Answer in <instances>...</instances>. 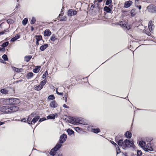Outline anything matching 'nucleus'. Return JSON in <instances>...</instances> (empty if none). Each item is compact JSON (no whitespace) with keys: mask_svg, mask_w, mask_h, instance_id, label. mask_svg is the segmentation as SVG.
I'll return each instance as SVG.
<instances>
[{"mask_svg":"<svg viewBox=\"0 0 156 156\" xmlns=\"http://www.w3.org/2000/svg\"><path fill=\"white\" fill-rule=\"evenodd\" d=\"M117 148H116V152L117 154H119L120 153V151L119 147L117 146Z\"/></svg>","mask_w":156,"mask_h":156,"instance_id":"de8ad7c7","label":"nucleus"},{"mask_svg":"<svg viewBox=\"0 0 156 156\" xmlns=\"http://www.w3.org/2000/svg\"><path fill=\"white\" fill-rule=\"evenodd\" d=\"M5 124V122H1L0 121V126Z\"/></svg>","mask_w":156,"mask_h":156,"instance_id":"052dcab7","label":"nucleus"},{"mask_svg":"<svg viewBox=\"0 0 156 156\" xmlns=\"http://www.w3.org/2000/svg\"><path fill=\"white\" fill-rule=\"evenodd\" d=\"M9 44V43L8 42H5L3 43L2 44V46L3 47H5L7 46V45H8Z\"/></svg>","mask_w":156,"mask_h":156,"instance_id":"a18cd8bd","label":"nucleus"},{"mask_svg":"<svg viewBox=\"0 0 156 156\" xmlns=\"http://www.w3.org/2000/svg\"><path fill=\"white\" fill-rule=\"evenodd\" d=\"M57 39V38L54 34H52L50 38V40L52 41H54Z\"/></svg>","mask_w":156,"mask_h":156,"instance_id":"2f4dec72","label":"nucleus"},{"mask_svg":"<svg viewBox=\"0 0 156 156\" xmlns=\"http://www.w3.org/2000/svg\"><path fill=\"white\" fill-rule=\"evenodd\" d=\"M42 88L43 87L40 84L38 86L35 87L34 88V89L35 90L38 91L42 89Z\"/></svg>","mask_w":156,"mask_h":156,"instance_id":"c85d7f7f","label":"nucleus"},{"mask_svg":"<svg viewBox=\"0 0 156 156\" xmlns=\"http://www.w3.org/2000/svg\"><path fill=\"white\" fill-rule=\"evenodd\" d=\"M63 107L66 108H69V107L68 106H67L65 104H64L63 105Z\"/></svg>","mask_w":156,"mask_h":156,"instance_id":"3c124183","label":"nucleus"},{"mask_svg":"<svg viewBox=\"0 0 156 156\" xmlns=\"http://www.w3.org/2000/svg\"><path fill=\"white\" fill-rule=\"evenodd\" d=\"M63 12L62 11L61 12V14H60L59 15V16H62L63 15Z\"/></svg>","mask_w":156,"mask_h":156,"instance_id":"bf43d9fd","label":"nucleus"},{"mask_svg":"<svg viewBox=\"0 0 156 156\" xmlns=\"http://www.w3.org/2000/svg\"><path fill=\"white\" fill-rule=\"evenodd\" d=\"M144 150L146 151H153V148H152L151 144H148L144 148Z\"/></svg>","mask_w":156,"mask_h":156,"instance_id":"1a4fd4ad","label":"nucleus"},{"mask_svg":"<svg viewBox=\"0 0 156 156\" xmlns=\"http://www.w3.org/2000/svg\"><path fill=\"white\" fill-rule=\"evenodd\" d=\"M51 34V32L49 30H46L44 32V36H49Z\"/></svg>","mask_w":156,"mask_h":156,"instance_id":"dca6fc26","label":"nucleus"},{"mask_svg":"<svg viewBox=\"0 0 156 156\" xmlns=\"http://www.w3.org/2000/svg\"><path fill=\"white\" fill-rule=\"evenodd\" d=\"M79 129H80V128L78 127H76L75 128V130L76 131H77V130H78Z\"/></svg>","mask_w":156,"mask_h":156,"instance_id":"680f3d73","label":"nucleus"},{"mask_svg":"<svg viewBox=\"0 0 156 156\" xmlns=\"http://www.w3.org/2000/svg\"><path fill=\"white\" fill-rule=\"evenodd\" d=\"M133 2L131 1H129L125 2L124 4V7L125 8H127L129 7L132 4Z\"/></svg>","mask_w":156,"mask_h":156,"instance_id":"4468645a","label":"nucleus"},{"mask_svg":"<svg viewBox=\"0 0 156 156\" xmlns=\"http://www.w3.org/2000/svg\"><path fill=\"white\" fill-rule=\"evenodd\" d=\"M67 138L66 135V134H63L60 136L59 142L62 144L66 140Z\"/></svg>","mask_w":156,"mask_h":156,"instance_id":"39448f33","label":"nucleus"},{"mask_svg":"<svg viewBox=\"0 0 156 156\" xmlns=\"http://www.w3.org/2000/svg\"><path fill=\"white\" fill-rule=\"evenodd\" d=\"M58 156H62V154H58Z\"/></svg>","mask_w":156,"mask_h":156,"instance_id":"338daca9","label":"nucleus"},{"mask_svg":"<svg viewBox=\"0 0 156 156\" xmlns=\"http://www.w3.org/2000/svg\"><path fill=\"white\" fill-rule=\"evenodd\" d=\"M57 94L60 95H63V93L62 92H58Z\"/></svg>","mask_w":156,"mask_h":156,"instance_id":"6e6d98bb","label":"nucleus"},{"mask_svg":"<svg viewBox=\"0 0 156 156\" xmlns=\"http://www.w3.org/2000/svg\"><path fill=\"white\" fill-rule=\"evenodd\" d=\"M5 31H2L0 32V35H1L5 33Z\"/></svg>","mask_w":156,"mask_h":156,"instance_id":"13d9d810","label":"nucleus"},{"mask_svg":"<svg viewBox=\"0 0 156 156\" xmlns=\"http://www.w3.org/2000/svg\"><path fill=\"white\" fill-rule=\"evenodd\" d=\"M10 21V20H7V22H8V23H9V22H10V21Z\"/></svg>","mask_w":156,"mask_h":156,"instance_id":"774afa93","label":"nucleus"},{"mask_svg":"<svg viewBox=\"0 0 156 156\" xmlns=\"http://www.w3.org/2000/svg\"><path fill=\"white\" fill-rule=\"evenodd\" d=\"M36 115V114L35 113H32L31 114V115H30V117L31 116H32V117H34V116L35 115Z\"/></svg>","mask_w":156,"mask_h":156,"instance_id":"864d4df0","label":"nucleus"},{"mask_svg":"<svg viewBox=\"0 0 156 156\" xmlns=\"http://www.w3.org/2000/svg\"><path fill=\"white\" fill-rule=\"evenodd\" d=\"M62 143H61L60 142H59L57 144L54 148L55 150L56 151L58 150L62 146Z\"/></svg>","mask_w":156,"mask_h":156,"instance_id":"6ab92c4d","label":"nucleus"},{"mask_svg":"<svg viewBox=\"0 0 156 156\" xmlns=\"http://www.w3.org/2000/svg\"><path fill=\"white\" fill-rule=\"evenodd\" d=\"M63 99L65 100V102H66L67 101V98L66 97H65L63 98Z\"/></svg>","mask_w":156,"mask_h":156,"instance_id":"5fc2aeb1","label":"nucleus"},{"mask_svg":"<svg viewBox=\"0 0 156 156\" xmlns=\"http://www.w3.org/2000/svg\"><path fill=\"white\" fill-rule=\"evenodd\" d=\"M36 21V19L34 17H33L32 18L31 21H30V23L31 24H33L35 23Z\"/></svg>","mask_w":156,"mask_h":156,"instance_id":"58836bf2","label":"nucleus"},{"mask_svg":"<svg viewBox=\"0 0 156 156\" xmlns=\"http://www.w3.org/2000/svg\"><path fill=\"white\" fill-rule=\"evenodd\" d=\"M153 26L152 22V21H150L148 24V28L149 30L151 31L152 30L153 28L152 27Z\"/></svg>","mask_w":156,"mask_h":156,"instance_id":"412c9836","label":"nucleus"},{"mask_svg":"<svg viewBox=\"0 0 156 156\" xmlns=\"http://www.w3.org/2000/svg\"><path fill=\"white\" fill-rule=\"evenodd\" d=\"M2 103L4 104H10V98L4 99L2 101Z\"/></svg>","mask_w":156,"mask_h":156,"instance_id":"f3484780","label":"nucleus"},{"mask_svg":"<svg viewBox=\"0 0 156 156\" xmlns=\"http://www.w3.org/2000/svg\"><path fill=\"white\" fill-rule=\"evenodd\" d=\"M1 92L4 94H8V90L5 89H2L1 90Z\"/></svg>","mask_w":156,"mask_h":156,"instance_id":"473e14b6","label":"nucleus"},{"mask_svg":"<svg viewBox=\"0 0 156 156\" xmlns=\"http://www.w3.org/2000/svg\"><path fill=\"white\" fill-rule=\"evenodd\" d=\"M147 34L148 35H150V34H151L149 32Z\"/></svg>","mask_w":156,"mask_h":156,"instance_id":"69168bd1","label":"nucleus"},{"mask_svg":"<svg viewBox=\"0 0 156 156\" xmlns=\"http://www.w3.org/2000/svg\"><path fill=\"white\" fill-rule=\"evenodd\" d=\"M46 118H41V119H40L39 121V122H42L45 120H46Z\"/></svg>","mask_w":156,"mask_h":156,"instance_id":"09e8293b","label":"nucleus"},{"mask_svg":"<svg viewBox=\"0 0 156 156\" xmlns=\"http://www.w3.org/2000/svg\"><path fill=\"white\" fill-rule=\"evenodd\" d=\"M119 24L123 28H126L128 29H129L130 28V26L127 25L125 22H120Z\"/></svg>","mask_w":156,"mask_h":156,"instance_id":"9b49d317","label":"nucleus"},{"mask_svg":"<svg viewBox=\"0 0 156 156\" xmlns=\"http://www.w3.org/2000/svg\"><path fill=\"white\" fill-rule=\"evenodd\" d=\"M2 58L4 59L5 61H8V58L7 57V55H6L5 54L4 55L2 56Z\"/></svg>","mask_w":156,"mask_h":156,"instance_id":"79ce46f5","label":"nucleus"},{"mask_svg":"<svg viewBox=\"0 0 156 156\" xmlns=\"http://www.w3.org/2000/svg\"><path fill=\"white\" fill-rule=\"evenodd\" d=\"M36 40V44L38 45L39 44V41L42 39V36L41 35H36L35 37Z\"/></svg>","mask_w":156,"mask_h":156,"instance_id":"ddd939ff","label":"nucleus"},{"mask_svg":"<svg viewBox=\"0 0 156 156\" xmlns=\"http://www.w3.org/2000/svg\"><path fill=\"white\" fill-rule=\"evenodd\" d=\"M50 106L52 108H55L58 106V104L55 101H52L50 104Z\"/></svg>","mask_w":156,"mask_h":156,"instance_id":"f8f14e48","label":"nucleus"},{"mask_svg":"<svg viewBox=\"0 0 156 156\" xmlns=\"http://www.w3.org/2000/svg\"><path fill=\"white\" fill-rule=\"evenodd\" d=\"M55 98V97L53 95H51L49 96L48 98V100H53Z\"/></svg>","mask_w":156,"mask_h":156,"instance_id":"4c0bfd02","label":"nucleus"},{"mask_svg":"<svg viewBox=\"0 0 156 156\" xmlns=\"http://www.w3.org/2000/svg\"><path fill=\"white\" fill-rule=\"evenodd\" d=\"M141 6H140V5L139 6V9H141Z\"/></svg>","mask_w":156,"mask_h":156,"instance_id":"0e129e2a","label":"nucleus"},{"mask_svg":"<svg viewBox=\"0 0 156 156\" xmlns=\"http://www.w3.org/2000/svg\"><path fill=\"white\" fill-rule=\"evenodd\" d=\"M55 118V116L54 114H51L47 116V118L49 119H54Z\"/></svg>","mask_w":156,"mask_h":156,"instance_id":"7c9ffc66","label":"nucleus"},{"mask_svg":"<svg viewBox=\"0 0 156 156\" xmlns=\"http://www.w3.org/2000/svg\"><path fill=\"white\" fill-rule=\"evenodd\" d=\"M125 135L126 137L127 138H130L132 136V133L128 131L126 132Z\"/></svg>","mask_w":156,"mask_h":156,"instance_id":"aec40b11","label":"nucleus"},{"mask_svg":"<svg viewBox=\"0 0 156 156\" xmlns=\"http://www.w3.org/2000/svg\"><path fill=\"white\" fill-rule=\"evenodd\" d=\"M48 44H45L41 46L40 49L41 51H44L48 47Z\"/></svg>","mask_w":156,"mask_h":156,"instance_id":"a211bd4d","label":"nucleus"},{"mask_svg":"<svg viewBox=\"0 0 156 156\" xmlns=\"http://www.w3.org/2000/svg\"><path fill=\"white\" fill-rule=\"evenodd\" d=\"M20 36L19 34H17L16 36L12 38L11 40V41L14 42L17 40V39L19 38Z\"/></svg>","mask_w":156,"mask_h":156,"instance_id":"4be33fe9","label":"nucleus"},{"mask_svg":"<svg viewBox=\"0 0 156 156\" xmlns=\"http://www.w3.org/2000/svg\"><path fill=\"white\" fill-rule=\"evenodd\" d=\"M149 12L156 13V6L149 5L147 7Z\"/></svg>","mask_w":156,"mask_h":156,"instance_id":"0eeeda50","label":"nucleus"},{"mask_svg":"<svg viewBox=\"0 0 156 156\" xmlns=\"http://www.w3.org/2000/svg\"><path fill=\"white\" fill-rule=\"evenodd\" d=\"M56 151H56L55 150L54 148L51 150L50 153L51 155L53 156L56 154Z\"/></svg>","mask_w":156,"mask_h":156,"instance_id":"b1692460","label":"nucleus"},{"mask_svg":"<svg viewBox=\"0 0 156 156\" xmlns=\"http://www.w3.org/2000/svg\"><path fill=\"white\" fill-rule=\"evenodd\" d=\"M33 76V73L32 72L29 73L27 74V77L28 79L30 78L31 77H32Z\"/></svg>","mask_w":156,"mask_h":156,"instance_id":"ea45409f","label":"nucleus"},{"mask_svg":"<svg viewBox=\"0 0 156 156\" xmlns=\"http://www.w3.org/2000/svg\"><path fill=\"white\" fill-rule=\"evenodd\" d=\"M40 67H38V66L36 67H35V68L33 69V72L34 73H38L40 71Z\"/></svg>","mask_w":156,"mask_h":156,"instance_id":"a878e982","label":"nucleus"},{"mask_svg":"<svg viewBox=\"0 0 156 156\" xmlns=\"http://www.w3.org/2000/svg\"><path fill=\"white\" fill-rule=\"evenodd\" d=\"M10 112H13L17 111L19 109L18 107L14 106H9Z\"/></svg>","mask_w":156,"mask_h":156,"instance_id":"6e6552de","label":"nucleus"},{"mask_svg":"<svg viewBox=\"0 0 156 156\" xmlns=\"http://www.w3.org/2000/svg\"><path fill=\"white\" fill-rule=\"evenodd\" d=\"M77 13V11L75 10H73L72 9H69L68 11V15L69 16H71L76 15Z\"/></svg>","mask_w":156,"mask_h":156,"instance_id":"9d476101","label":"nucleus"},{"mask_svg":"<svg viewBox=\"0 0 156 156\" xmlns=\"http://www.w3.org/2000/svg\"><path fill=\"white\" fill-rule=\"evenodd\" d=\"M31 119L30 116H29L27 119V122L29 124H31L32 123V121H31Z\"/></svg>","mask_w":156,"mask_h":156,"instance_id":"f704fd0d","label":"nucleus"},{"mask_svg":"<svg viewBox=\"0 0 156 156\" xmlns=\"http://www.w3.org/2000/svg\"><path fill=\"white\" fill-rule=\"evenodd\" d=\"M21 121L22 122H26V119L25 118L23 119H21Z\"/></svg>","mask_w":156,"mask_h":156,"instance_id":"4d7b16f0","label":"nucleus"},{"mask_svg":"<svg viewBox=\"0 0 156 156\" xmlns=\"http://www.w3.org/2000/svg\"><path fill=\"white\" fill-rule=\"evenodd\" d=\"M92 131L95 133H98L100 132V129L98 128H97L96 129H94L91 130Z\"/></svg>","mask_w":156,"mask_h":156,"instance_id":"c9c22d12","label":"nucleus"},{"mask_svg":"<svg viewBox=\"0 0 156 156\" xmlns=\"http://www.w3.org/2000/svg\"><path fill=\"white\" fill-rule=\"evenodd\" d=\"M117 144L119 146L122 147L123 149H125V140L123 141L122 139L118 141Z\"/></svg>","mask_w":156,"mask_h":156,"instance_id":"423d86ee","label":"nucleus"},{"mask_svg":"<svg viewBox=\"0 0 156 156\" xmlns=\"http://www.w3.org/2000/svg\"><path fill=\"white\" fill-rule=\"evenodd\" d=\"M125 149L127 147H132L133 148H134L135 146L133 142L131 140L127 139L125 140Z\"/></svg>","mask_w":156,"mask_h":156,"instance_id":"f257e3e1","label":"nucleus"},{"mask_svg":"<svg viewBox=\"0 0 156 156\" xmlns=\"http://www.w3.org/2000/svg\"><path fill=\"white\" fill-rule=\"evenodd\" d=\"M28 22V19L27 18H25L22 21V24L23 25H26Z\"/></svg>","mask_w":156,"mask_h":156,"instance_id":"e433bc0d","label":"nucleus"},{"mask_svg":"<svg viewBox=\"0 0 156 156\" xmlns=\"http://www.w3.org/2000/svg\"><path fill=\"white\" fill-rule=\"evenodd\" d=\"M39 118L40 117L39 116H37L34 118L32 120V122H33L34 123L39 119Z\"/></svg>","mask_w":156,"mask_h":156,"instance_id":"c756f323","label":"nucleus"},{"mask_svg":"<svg viewBox=\"0 0 156 156\" xmlns=\"http://www.w3.org/2000/svg\"><path fill=\"white\" fill-rule=\"evenodd\" d=\"M76 123L84 125L86 124L85 122H84L83 119L82 118L76 117L74 118V124Z\"/></svg>","mask_w":156,"mask_h":156,"instance_id":"f03ea898","label":"nucleus"},{"mask_svg":"<svg viewBox=\"0 0 156 156\" xmlns=\"http://www.w3.org/2000/svg\"><path fill=\"white\" fill-rule=\"evenodd\" d=\"M97 0L99 2H101L102 1V0Z\"/></svg>","mask_w":156,"mask_h":156,"instance_id":"e2e57ef3","label":"nucleus"},{"mask_svg":"<svg viewBox=\"0 0 156 156\" xmlns=\"http://www.w3.org/2000/svg\"><path fill=\"white\" fill-rule=\"evenodd\" d=\"M140 146L143 149L145 147L146 143L145 142L143 141H140L139 142Z\"/></svg>","mask_w":156,"mask_h":156,"instance_id":"5701e85b","label":"nucleus"},{"mask_svg":"<svg viewBox=\"0 0 156 156\" xmlns=\"http://www.w3.org/2000/svg\"><path fill=\"white\" fill-rule=\"evenodd\" d=\"M48 72L47 71H46L44 73L43 75L42 78L44 79L45 78L46 76L48 75Z\"/></svg>","mask_w":156,"mask_h":156,"instance_id":"49530a36","label":"nucleus"},{"mask_svg":"<svg viewBox=\"0 0 156 156\" xmlns=\"http://www.w3.org/2000/svg\"><path fill=\"white\" fill-rule=\"evenodd\" d=\"M10 104H16L20 103V100L16 98H10Z\"/></svg>","mask_w":156,"mask_h":156,"instance_id":"20e7f679","label":"nucleus"},{"mask_svg":"<svg viewBox=\"0 0 156 156\" xmlns=\"http://www.w3.org/2000/svg\"><path fill=\"white\" fill-rule=\"evenodd\" d=\"M130 14L132 16H134L136 14V12L134 9H132L130 12Z\"/></svg>","mask_w":156,"mask_h":156,"instance_id":"72a5a7b5","label":"nucleus"},{"mask_svg":"<svg viewBox=\"0 0 156 156\" xmlns=\"http://www.w3.org/2000/svg\"><path fill=\"white\" fill-rule=\"evenodd\" d=\"M67 132L68 133V134L69 135H71L74 133V132L72 129H68L67 130Z\"/></svg>","mask_w":156,"mask_h":156,"instance_id":"bb28decb","label":"nucleus"},{"mask_svg":"<svg viewBox=\"0 0 156 156\" xmlns=\"http://www.w3.org/2000/svg\"><path fill=\"white\" fill-rule=\"evenodd\" d=\"M13 70L14 71L17 72H20L22 71L23 70V69L22 68L19 69L15 67H14V68H13Z\"/></svg>","mask_w":156,"mask_h":156,"instance_id":"393cba45","label":"nucleus"},{"mask_svg":"<svg viewBox=\"0 0 156 156\" xmlns=\"http://www.w3.org/2000/svg\"><path fill=\"white\" fill-rule=\"evenodd\" d=\"M111 143L113 144L115 146H117V145L113 141H111Z\"/></svg>","mask_w":156,"mask_h":156,"instance_id":"603ef678","label":"nucleus"},{"mask_svg":"<svg viewBox=\"0 0 156 156\" xmlns=\"http://www.w3.org/2000/svg\"><path fill=\"white\" fill-rule=\"evenodd\" d=\"M9 106H4L0 108V111L3 112H10Z\"/></svg>","mask_w":156,"mask_h":156,"instance_id":"7ed1b4c3","label":"nucleus"},{"mask_svg":"<svg viewBox=\"0 0 156 156\" xmlns=\"http://www.w3.org/2000/svg\"><path fill=\"white\" fill-rule=\"evenodd\" d=\"M46 83V80H44L43 81H41V82L40 85L42 86V87H43L44 85Z\"/></svg>","mask_w":156,"mask_h":156,"instance_id":"a19ab883","label":"nucleus"},{"mask_svg":"<svg viewBox=\"0 0 156 156\" xmlns=\"http://www.w3.org/2000/svg\"><path fill=\"white\" fill-rule=\"evenodd\" d=\"M112 0H106L105 4L107 5H108L109 4L112 3Z\"/></svg>","mask_w":156,"mask_h":156,"instance_id":"37998d69","label":"nucleus"},{"mask_svg":"<svg viewBox=\"0 0 156 156\" xmlns=\"http://www.w3.org/2000/svg\"><path fill=\"white\" fill-rule=\"evenodd\" d=\"M66 20V17H64L62 19L60 20V21H64Z\"/></svg>","mask_w":156,"mask_h":156,"instance_id":"8fccbe9b","label":"nucleus"},{"mask_svg":"<svg viewBox=\"0 0 156 156\" xmlns=\"http://www.w3.org/2000/svg\"><path fill=\"white\" fill-rule=\"evenodd\" d=\"M109 7L107 6H105L104 8V10L107 12L109 13L111 12L112 11V9L110 7H112V5H110L109 6Z\"/></svg>","mask_w":156,"mask_h":156,"instance_id":"2eb2a0df","label":"nucleus"},{"mask_svg":"<svg viewBox=\"0 0 156 156\" xmlns=\"http://www.w3.org/2000/svg\"><path fill=\"white\" fill-rule=\"evenodd\" d=\"M31 58L32 56L31 55L26 56L25 57V60L26 62H28Z\"/></svg>","mask_w":156,"mask_h":156,"instance_id":"cd10ccee","label":"nucleus"},{"mask_svg":"<svg viewBox=\"0 0 156 156\" xmlns=\"http://www.w3.org/2000/svg\"><path fill=\"white\" fill-rule=\"evenodd\" d=\"M142 154V153L140 150H138L137 151V156H140Z\"/></svg>","mask_w":156,"mask_h":156,"instance_id":"c03bdc74","label":"nucleus"}]
</instances>
